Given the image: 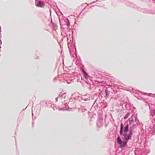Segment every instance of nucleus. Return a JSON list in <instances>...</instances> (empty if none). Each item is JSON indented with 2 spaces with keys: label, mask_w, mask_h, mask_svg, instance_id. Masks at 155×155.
I'll return each mask as SVG.
<instances>
[{
  "label": "nucleus",
  "mask_w": 155,
  "mask_h": 155,
  "mask_svg": "<svg viewBox=\"0 0 155 155\" xmlns=\"http://www.w3.org/2000/svg\"><path fill=\"white\" fill-rule=\"evenodd\" d=\"M99 0H96V1H94V2H91V3H90V4H92V3H94L95 2H98V1H99Z\"/></svg>",
  "instance_id": "nucleus-17"
},
{
  "label": "nucleus",
  "mask_w": 155,
  "mask_h": 155,
  "mask_svg": "<svg viewBox=\"0 0 155 155\" xmlns=\"http://www.w3.org/2000/svg\"><path fill=\"white\" fill-rule=\"evenodd\" d=\"M113 94V93L111 92V93H110V97L112 96V95Z\"/></svg>",
  "instance_id": "nucleus-19"
},
{
  "label": "nucleus",
  "mask_w": 155,
  "mask_h": 155,
  "mask_svg": "<svg viewBox=\"0 0 155 155\" xmlns=\"http://www.w3.org/2000/svg\"><path fill=\"white\" fill-rule=\"evenodd\" d=\"M69 108V107L67 104L62 105L61 107V109L64 110H67Z\"/></svg>",
  "instance_id": "nucleus-7"
},
{
  "label": "nucleus",
  "mask_w": 155,
  "mask_h": 155,
  "mask_svg": "<svg viewBox=\"0 0 155 155\" xmlns=\"http://www.w3.org/2000/svg\"><path fill=\"white\" fill-rule=\"evenodd\" d=\"M129 120V123L130 125L131 124H133L134 122V120L133 119V117L132 116L130 118L128 119Z\"/></svg>",
  "instance_id": "nucleus-12"
},
{
  "label": "nucleus",
  "mask_w": 155,
  "mask_h": 155,
  "mask_svg": "<svg viewBox=\"0 0 155 155\" xmlns=\"http://www.w3.org/2000/svg\"><path fill=\"white\" fill-rule=\"evenodd\" d=\"M137 125L135 124H133L130 127L129 129L128 123L126 124L124 127L123 124H120V134L123 137H122V140L120 137L118 136L117 138V143L120 145L119 147L122 148L127 146V143L129 140L131 139L134 130L135 128Z\"/></svg>",
  "instance_id": "nucleus-1"
},
{
  "label": "nucleus",
  "mask_w": 155,
  "mask_h": 155,
  "mask_svg": "<svg viewBox=\"0 0 155 155\" xmlns=\"http://www.w3.org/2000/svg\"><path fill=\"white\" fill-rule=\"evenodd\" d=\"M51 104H48V106H51Z\"/></svg>",
  "instance_id": "nucleus-23"
},
{
  "label": "nucleus",
  "mask_w": 155,
  "mask_h": 155,
  "mask_svg": "<svg viewBox=\"0 0 155 155\" xmlns=\"http://www.w3.org/2000/svg\"><path fill=\"white\" fill-rule=\"evenodd\" d=\"M152 94L150 93V94Z\"/></svg>",
  "instance_id": "nucleus-31"
},
{
  "label": "nucleus",
  "mask_w": 155,
  "mask_h": 155,
  "mask_svg": "<svg viewBox=\"0 0 155 155\" xmlns=\"http://www.w3.org/2000/svg\"><path fill=\"white\" fill-rule=\"evenodd\" d=\"M56 79V78H55L54 79V81Z\"/></svg>",
  "instance_id": "nucleus-29"
},
{
  "label": "nucleus",
  "mask_w": 155,
  "mask_h": 155,
  "mask_svg": "<svg viewBox=\"0 0 155 155\" xmlns=\"http://www.w3.org/2000/svg\"><path fill=\"white\" fill-rule=\"evenodd\" d=\"M51 104H48V106H51Z\"/></svg>",
  "instance_id": "nucleus-24"
},
{
  "label": "nucleus",
  "mask_w": 155,
  "mask_h": 155,
  "mask_svg": "<svg viewBox=\"0 0 155 155\" xmlns=\"http://www.w3.org/2000/svg\"><path fill=\"white\" fill-rule=\"evenodd\" d=\"M66 97L65 93H60L58 96V97L59 98H65Z\"/></svg>",
  "instance_id": "nucleus-8"
},
{
  "label": "nucleus",
  "mask_w": 155,
  "mask_h": 155,
  "mask_svg": "<svg viewBox=\"0 0 155 155\" xmlns=\"http://www.w3.org/2000/svg\"><path fill=\"white\" fill-rule=\"evenodd\" d=\"M32 119L33 120V113L32 112Z\"/></svg>",
  "instance_id": "nucleus-26"
},
{
  "label": "nucleus",
  "mask_w": 155,
  "mask_h": 155,
  "mask_svg": "<svg viewBox=\"0 0 155 155\" xmlns=\"http://www.w3.org/2000/svg\"><path fill=\"white\" fill-rule=\"evenodd\" d=\"M100 104L101 107L102 108H106L107 106V104L106 102H101Z\"/></svg>",
  "instance_id": "nucleus-9"
},
{
  "label": "nucleus",
  "mask_w": 155,
  "mask_h": 155,
  "mask_svg": "<svg viewBox=\"0 0 155 155\" xmlns=\"http://www.w3.org/2000/svg\"><path fill=\"white\" fill-rule=\"evenodd\" d=\"M51 104H48V106H51Z\"/></svg>",
  "instance_id": "nucleus-25"
},
{
  "label": "nucleus",
  "mask_w": 155,
  "mask_h": 155,
  "mask_svg": "<svg viewBox=\"0 0 155 155\" xmlns=\"http://www.w3.org/2000/svg\"><path fill=\"white\" fill-rule=\"evenodd\" d=\"M144 95L147 94H148V93H143Z\"/></svg>",
  "instance_id": "nucleus-21"
},
{
  "label": "nucleus",
  "mask_w": 155,
  "mask_h": 155,
  "mask_svg": "<svg viewBox=\"0 0 155 155\" xmlns=\"http://www.w3.org/2000/svg\"><path fill=\"white\" fill-rule=\"evenodd\" d=\"M45 0L47 2H48L49 1V0Z\"/></svg>",
  "instance_id": "nucleus-28"
},
{
  "label": "nucleus",
  "mask_w": 155,
  "mask_h": 155,
  "mask_svg": "<svg viewBox=\"0 0 155 155\" xmlns=\"http://www.w3.org/2000/svg\"><path fill=\"white\" fill-rule=\"evenodd\" d=\"M92 100V97H88V98H85L84 99V101H90V100Z\"/></svg>",
  "instance_id": "nucleus-15"
},
{
  "label": "nucleus",
  "mask_w": 155,
  "mask_h": 155,
  "mask_svg": "<svg viewBox=\"0 0 155 155\" xmlns=\"http://www.w3.org/2000/svg\"><path fill=\"white\" fill-rule=\"evenodd\" d=\"M153 2L155 3V0H152Z\"/></svg>",
  "instance_id": "nucleus-27"
},
{
  "label": "nucleus",
  "mask_w": 155,
  "mask_h": 155,
  "mask_svg": "<svg viewBox=\"0 0 155 155\" xmlns=\"http://www.w3.org/2000/svg\"><path fill=\"white\" fill-rule=\"evenodd\" d=\"M95 101L94 102V104Z\"/></svg>",
  "instance_id": "nucleus-30"
},
{
  "label": "nucleus",
  "mask_w": 155,
  "mask_h": 155,
  "mask_svg": "<svg viewBox=\"0 0 155 155\" xmlns=\"http://www.w3.org/2000/svg\"><path fill=\"white\" fill-rule=\"evenodd\" d=\"M84 107L83 106V108H82V110L83 112H84L86 110V109L84 108Z\"/></svg>",
  "instance_id": "nucleus-16"
},
{
  "label": "nucleus",
  "mask_w": 155,
  "mask_h": 155,
  "mask_svg": "<svg viewBox=\"0 0 155 155\" xmlns=\"http://www.w3.org/2000/svg\"><path fill=\"white\" fill-rule=\"evenodd\" d=\"M64 22H65V24L67 26H69L70 25V23L69 20L68 18H66L64 20Z\"/></svg>",
  "instance_id": "nucleus-11"
},
{
  "label": "nucleus",
  "mask_w": 155,
  "mask_h": 155,
  "mask_svg": "<svg viewBox=\"0 0 155 155\" xmlns=\"http://www.w3.org/2000/svg\"><path fill=\"white\" fill-rule=\"evenodd\" d=\"M155 115V110H153L151 111L150 116L152 117H153Z\"/></svg>",
  "instance_id": "nucleus-13"
},
{
  "label": "nucleus",
  "mask_w": 155,
  "mask_h": 155,
  "mask_svg": "<svg viewBox=\"0 0 155 155\" xmlns=\"http://www.w3.org/2000/svg\"><path fill=\"white\" fill-rule=\"evenodd\" d=\"M154 95H155V94H154Z\"/></svg>",
  "instance_id": "nucleus-32"
},
{
  "label": "nucleus",
  "mask_w": 155,
  "mask_h": 155,
  "mask_svg": "<svg viewBox=\"0 0 155 155\" xmlns=\"http://www.w3.org/2000/svg\"><path fill=\"white\" fill-rule=\"evenodd\" d=\"M68 104L70 107L69 108L71 109H74L76 107L75 103L74 102H69L68 103Z\"/></svg>",
  "instance_id": "nucleus-6"
},
{
  "label": "nucleus",
  "mask_w": 155,
  "mask_h": 155,
  "mask_svg": "<svg viewBox=\"0 0 155 155\" xmlns=\"http://www.w3.org/2000/svg\"><path fill=\"white\" fill-rule=\"evenodd\" d=\"M85 82L86 83L87 87L89 89L90 91H94L95 89L96 85L94 82L90 79V78L87 73L84 74Z\"/></svg>",
  "instance_id": "nucleus-2"
},
{
  "label": "nucleus",
  "mask_w": 155,
  "mask_h": 155,
  "mask_svg": "<svg viewBox=\"0 0 155 155\" xmlns=\"http://www.w3.org/2000/svg\"><path fill=\"white\" fill-rule=\"evenodd\" d=\"M130 114V112H127V113L125 115V116L124 117V119H127L129 116Z\"/></svg>",
  "instance_id": "nucleus-14"
},
{
  "label": "nucleus",
  "mask_w": 155,
  "mask_h": 155,
  "mask_svg": "<svg viewBox=\"0 0 155 155\" xmlns=\"http://www.w3.org/2000/svg\"><path fill=\"white\" fill-rule=\"evenodd\" d=\"M135 121L136 122H137V121H138V122H139V120L137 119V118H135Z\"/></svg>",
  "instance_id": "nucleus-18"
},
{
  "label": "nucleus",
  "mask_w": 155,
  "mask_h": 155,
  "mask_svg": "<svg viewBox=\"0 0 155 155\" xmlns=\"http://www.w3.org/2000/svg\"><path fill=\"white\" fill-rule=\"evenodd\" d=\"M140 11L144 13H150V14H155V12L154 11H149L145 8H141L140 10Z\"/></svg>",
  "instance_id": "nucleus-4"
},
{
  "label": "nucleus",
  "mask_w": 155,
  "mask_h": 155,
  "mask_svg": "<svg viewBox=\"0 0 155 155\" xmlns=\"http://www.w3.org/2000/svg\"><path fill=\"white\" fill-rule=\"evenodd\" d=\"M103 120L101 118H99L97 120V127H101L102 126Z\"/></svg>",
  "instance_id": "nucleus-5"
},
{
  "label": "nucleus",
  "mask_w": 155,
  "mask_h": 155,
  "mask_svg": "<svg viewBox=\"0 0 155 155\" xmlns=\"http://www.w3.org/2000/svg\"><path fill=\"white\" fill-rule=\"evenodd\" d=\"M59 21L60 23L61 24V21H60V17L59 18Z\"/></svg>",
  "instance_id": "nucleus-22"
},
{
  "label": "nucleus",
  "mask_w": 155,
  "mask_h": 155,
  "mask_svg": "<svg viewBox=\"0 0 155 155\" xmlns=\"http://www.w3.org/2000/svg\"><path fill=\"white\" fill-rule=\"evenodd\" d=\"M35 4L38 7H43L45 6V3L41 0H35Z\"/></svg>",
  "instance_id": "nucleus-3"
},
{
  "label": "nucleus",
  "mask_w": 155,
  "mask_h": 155,
  "mask_svg": "<svg viewBox=\"0 0 155 155\" xmlns=\"http://www.w3.org/2000/svg\"><path fill=\"white\" fill-rule=\"evenodd\" d=\"M105 92L106 97H109V96H110V93H111V91H108L107 89L106 88L105 90Z\"/></svg>",
  "instance_id": "nucleus-10"
},
{
  "label": "nucleus",
  "mask_w": 155,
  "mask_h": 155,
  "mask_svg": "<svg viewBox=\"0 0 155 155\" xmlns=\"http://www.w3.org/2000/svg\"><path fill=\"white\" fill-rule=\"evenodd\" d=\"M58 97L55 98V100L56 102L58 101Z\"/></svg>",
  "instance_id": "nucleus-20"
}]
</instances>
